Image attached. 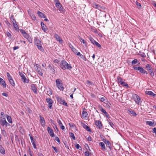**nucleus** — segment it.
<instances>
[{
	"mask_svg": "<svg viewBox=\"0 0 156 156\" xmlns=\"http://www.w3.org/2000/svg\"><path fill=\"white\" fill-rule=\"evenodd\" d=\"M134 101L138 105H141L142 101L140 97L136 94H135L134 96L133 97Z\"/></svg>",
	"mask_w": 156,
	"mask_h": 156,
	"instance_id": "39448f33",
	"label": "nucleus"
},
{
	"mask_svg": "<svg viewBox=\"0 0 156 156\" xmlns=\"http://www.w3.org/2000/svg\"><path fill=\"white\" fill-rule=\"evenodd\" d=\"M72 50L74 52V53L76 54V53L77 52V50L76 49H75V48H73V49H72Z\"/></svg>",
	"mask_w": 156,
	"mask_h": 156,
	"instance_id": "e2e57ef3",
	"label": "nucleus"
},
{
	"mask_svg": "<svg viewBox=\"0 0 156 156\" xmlns=\"http://www.w3.org/2000/svg\"><path fill=\"white\" fill-rule=\"evenodd\" d=\"M99 145L102 147V150L105 151L106 150V147L104 143L102 142H100L99 144Z\"/></svg>",
	"mask_w": 156,
	"mask_h": 156,
	"instance_id": "412c9836",
	"label": "nucleus"
},
{
	"mask_svg": "<svg viewBox=\"0 0 156 156\" xmlns=\"http://www.w3.org/2000/svg\"><path fill=\"white\" fill-rule=\"evenodd\" d=\"M63 143L65 145V147L68 149H69V144L66 141H63Z\"/></svg>",
	"mask_w": 156,
	"mask_h": 156,
	"instance_id": "ea45409f",
	"label": "nucleus"
},
{
	"mask_svg": "<svg viewBox=\"0 0 156 156\" xmlns=\"http://www.w3.org/2000/svg\"><path fill=\"white\" fill-rule=\"evenodd\" d=\"M69 125L71 127H73L74 126V124L73 123H69Z\"/></svg>",
	"mask_w": 156,
	"mask_h": 156,
	"instance_id": "338daca9",
	"label": "nucleus"
},
{
	"mask_svg": "<svg viewBox=\"0 0 156 156\" xmlns=\"http://www.w3.org/2000/svg\"><path fill=\"white\" fill-rule=\"evenodd\" d=\"M86 82H87V84H89L91 85H94L93 83L92 82H91L89 80H87L86 81Z\"/></svg>",
	"mask_w": 156,
	"mask_h": 156,
	"instance_id": "6e6d98bb",
	"label": "nucleus"
},
{
	"mask_svg": "<svg viewBox=\"0 0 156 156\" xmlns=\"http://www.w3.org/2000/svg\"><path fill=\"white\" fill-rule=\"evenodd\" d=\"M47 129L48 133L50 135L51 137H53L55 136L53 130L49 126H48L47 127Z\"/></svg>",
	"mask_w": 156,
	"mask_h": 156,
	"instance_id": "6e6552de",
	"label": "nucleus"
},
{
	"mask_svg": "<svg viewBox=\"0 0 156 156\" xmlns=\"http://www.w3.org/2000/svg\"><path fill=\"white\" fill-rule=\"evenodd\" d=\"M41 27L42 30L44 32H47V27L44 23L42 22H41Z\"/></svg>",
	"mask_w": 156,
	"mask_h": 156,
	"instance_id": "4468645a",
	"label": "nucleus"
},
{
	"mask_svg": "<svg viewBox=\"0 0 156 156\" xmlns=\"http://www.w3.org/2000/svg\"><path fill=\"white\" fill-rule=\"evenodd\" d=\"M84 154L85 156H89L90 155V153L88 151H85Z\"/></svg>",
	"mask_w": 156,
	"mask_h": 156,
	"instance_id": "052dcab7",
	"label": "nucleus"
},
{
	"mask_svg": "<svg viewBox=\"0 0 156 156\" xmlns=\"http://www.w3.org/2000/svg\"><path fill=\"white\" fill-rule=\"evenodd\" d=\"M129 112L131 114L134 116L136 115V113L134 112V111L132 109L130 108L128 110Z\"/></svg>",
	"mask_w": 156,
	"mask_h": 156,
	"instance_id": "a878e982",
	"label": "nucleus"
},
{
	"mask_svg": "<svg viewBox=\"0 0 156 156\" xmlns=\"http://www.w3.org/2000/svg\"><path fill=\"white\" fill-rule=\"evenodd\" d=\"M152 132L153 133H154L156 132V128L154 127L152 129Z\"/></svg>",
	"mask_w": 156,
	"mask_h": 156,
	"instance_id": "69168bd1",
	"label": "nucleus"
},
{
	"mask_svg": "<svg viewBox=\"0 0 156 156\" xmlns=\"http://www.w3.org/2000/svg\"><path fill=\"white\" fill-rule=\"evenodd\" d=\"M36 71L39 75L41 76H43L42 70L40 67L37 68Z\"/></svg>",
	"mask_w": 156,
	"mask_h": 156,
	"instance_id": "b1692460",
	"label": "nucleus"
},
{
	"mask_svg": "<svg viewBox=\"0 0 156 156\" xmlns=\"http://www.w3.org/2000/svg\"><path fill=\"white\" fill-rule=\"evenodd\" d=\"M30 140L33 147L34 149H37V148L36 146V143L35 142L33 138L31 137L30 138Z\"/></svg>",
	"mask_w": 156,
	"mask_h": 156,
	"instance_id": "f3484780",
	"label": "nucleus"
},
{
	"mask_svg": "<svg viewBox=\"0 0 156 156\" xmlns=\"http://www.w3.org/2000/svg\"><path fill=\"white\" fill-rule=\"evenodd\" d=\"M19 75L21 77L22 80L24 83H29V80L26 78L23 73L19 72Z\"/></svg>",
	"mask_w": 156,
	"mask_h": 156,
	"instance_id": "0eeeda50",
	"label": "nucleus"
},
{
	"mask_svg": "<svg viewBox=\"0 0 156 156\" xmlns=\"http://www.w3.org/2000/svg\"><path fill=\"white\" fill-rule=\"evenodd\" d=\"M0 153L3 154H5V150L2 145L0 146Z\"/></svg>",
	"mask_w": 156,
	"mask_h": 156,
	"instance_id": "bb28decb",
	"label": "nucleus"
},
{
	"mask_svg": "<svg viewBox=\"0 0 156 156\" xmlns=\"http://www.w3.org/2000/svg\"><path fill=\"white\" fill-rule=\"evenodd\" d=\"M55 82L58 89L60 90L63 91L64 88L62 80L59 79H57L55 80Z\"/></svg>",
	"mask_w": 156,
	"mask_h": 156,
	"instance_id": "7ed1b4c3",
	"label": "nucleus"
},
{
	"mask_svg": "<svg viewBox=\"0 0 156 156\" xmlns=\"http://www.w3.org/2000/svg\"><path fill=\"white\" fill-rule=\"evenodd\" d=\"M75 147L76 149H79L80 150H81L82 148H81V147L80 146L79 144H77L76 145Z\"/></svg>",
	"mask_w": 156,
	"mask_h": 156,
	"instance_id": "a18cd8bd",
	"label": "nucleus"
},
{
	"mask_svg": "<svg viewBox=\"0 0 156 156\" xmlns=\"http://www.w3.org/2000/svg\"><path fill=\"white\" fill-rule=\"evenodd\" d=\"M55 140L57 141L59 144L60 143V141L59 140V138L58 137L56 136L55 138Z\"/></svg>",
	"mask_w": 156,
	"mask_h": 156,
	"instance_id": "bf43d9fd",
	"label": "nucleus"
},
{
	"mask_svg": "<svg viewBox=\"0 0 156 156\" xmlns=\"http://www.w3.org/2000/svg\"><path fill=\"white\" fill-rule=\"evenodd\" d=\"M133 68L135 70L139 71L141 73H143L144 70L141 67L133 66Z\"/></svg>",
	"mask_w": 156,
	"mask_h": 156,
	"instance_id": "f8f14e48",
	"label": "nucleus"
},
{
	"mask_svg": "<svg viewBox=\"0 0 156 156\" xmlns=\"http://www.w3.org/2000/svg\"><path fill=\"white\" fill-rule=\"evenodd\" d=\"M95 125L97 126L99 129H101L102 126L100 121L96 120L95 121Z\"/></svg>",
	"mask_w": 156,
	"mask_h": 156,
	"instance_id": "2eb2a0df",
	"label": "nucleus"
},
{
	"mask_svg": "<svg viewBox=\"0 0 156 156\" xmlns=\"http://www.w3.org/2000/svg\"><path fill=\"white\" fill-rule=\"evenodd\" d=\"M37 14H38V16L41 18H44L46 17L44 14L40 11H38L37 12Z\"/></svg>",
	"mask_w": 156,
	"mask_h": 156,
	"instance_id": "a211bd4d",
	"label": "nucleus"
},
{
	"mask_svg": "<svg viewBox=\"0 0 156 156\" xmlns=\"http://www.w3.org/2000/svg\"><path fill=\"white\" fill-rule=\"evenodd\" d=\"M137 62V60L136 59H134L131 62V64L132 65H134L136 64Z\"/></svg>",
	"mask_w": 156,
	"mask_h": 156,
	"instance_id": "79ce46f5",
	"label": "nucleus"
},
{
	"mask_svg": "<svg viewBox=\"0 0 156 156\" xmlns=\"http://www.w3.org/2000/svg\"><path fill=\"white\" fill-rule=\"evenodd\" d=\"M106 98L105 97H102L100 99L101 101L103 102L105 101Z\"/></svg>",
	"mask_w": 156,
	"mask_h": 156,
	"instance_id": "3c124183",
	"label": "nucleus"
},
{
	"mask_svg": "<svg viewBox=\"0 0 156 156\" xmlns=\"http://www.w3.org/2000/svg\"><path fill=\"white\" fill-rule=\"evenodd\" d=\"M90 40L91 42L93 44H94L95 42L96 41L94 40L93 38L92 37H90Z\"/></svg>",
	"mask_w": 156,
	"mask_h": 156,
	"instance_id": "09e8293b",
	"label": "nucleus"
},
{
	"mask_svg": "<svg viewBox=\"0 0 156 156\" xmlns=\"http://www.w3.org/2000/svg\"><path fill=\"white\" fill-rule=\"evenodd\" d=\"M9 81V83L12 85V86L13 87H14L15 86V83L13 79H12Z\"/></svg>",
	"mask_w": 156,
	"mask_h": 156,
	"instance_id": "e433bc0d",
	"label": "nucleus"
},
{
	"mask_svg": "<svg viewBox=\"0 0 156 156\" xmlns=\"http://www.w3.org/2000/svg\"><path fill=\"white\" fill-rule=\"evenodd\" d=\"M23 36L25 38L27 39L28 38V37H30V36L29 35V34H28L27 33L25 34H24V35H23Z\"/></svg>",
	"mask_w": 156,
	"mask_h": 156,
	"instance_id": "49530a36",
	"label": "nucleus"
},
{
	"mask_svg": "<svg viewBox=\"0 0 156 156\" xmlns=\"http://www.w3.org/2000/svg\"><path fill=\"white\" fill-rule=\"evenodd\" d=\"M94 6H93V7L95 8L98 9L101 8V6L99 4H98L96 3H94Z\"/></svg>",
	"mask_w": 156,
	"mask_h": 156,
	"instance_id": "2f4dec72",
	"label": "nucleus"
},
{
	"mask_svg": "<svg viewBox=\"0 0 156 156\" xmlns=\"http://www.w3.org/2000/svg\"><path fill=\"white\" fill-rule=\"evenodd\" d=\"M80 41L82 42L85 45L87 44V42H86L83 39H82V38H80Z\"/></svg>",
	"mask_w": 156,
	"mask_h": 156,
	"instance_id": "37998d69",
	"label": "nucleus"
},
{
	"mask_svg": "<svg viewBox=\"0 0 156 156\" xmlns=\"http://www.w3.org/2000/svg\"><path fill=\"white\" fill-rule=\"evenodd\" d=\"M121 85H122L123 86H125L127 87H129V86L128 84L122 81L121 83L120 84Z\"/></svg>",
	"mask_w": 156,
	"mask_h": 156,
	"instance_id": "f704fd0d",
	"label": "nucleus"
},
{
	"mask_svg": "<svg viewBox=\"0 0 156 156\" xmlns=\"http://www.w3.org/2000/svg\"><path fill=\"white\" fill-rule=\"evenodd\" d=\"M0 123L2 126L7 127L10 126L9 124L7 122L5 118H2V117L0 118Z\"/></svg>",
	"mask_w": 156,
	"mask_h": 156,
	"instance_id": "20e7f679",
	"label": "nucleus"
},
{
	"mask_svg": "<svg viewBox=\"0 0 156 156\" xmlns=\"http://www.w3.org/2000/svg\"><path fill=\"white\" fill-rule=\"evenodd\" d=\"M146 69L149 71L151 70V69H152L151 66L149 64H147L146 66Z\"/></svg>",
	"mask_w": 156,
	"mask_h": 156,
	"instance_id": "c9c22d12",
	"label": "nucleus"
},
{
	"mask_svg": "<svg viewBox=\"0 0 156 156\" xmlns=\"http://www.w3.org/2000/svg\"><path fill=\"white\" fill-rule=\"evenodd\" d=\"M105 144L107 145L108 147L110 149H112L111 144L108 140L105 143Z\"/></svg>",
	"mask_w": 156,
	"mask_h": 156,
	"instance_id": "c756f323",
	"label": "nucleus"
},
{
	"mask_svg": "<svg viewBox=\"0 0 156 156\" xmlns=\"http://www.w3.org/2000/svg\"><path fill=\"white\" fill-rule=\"evenodd\" d=\"M101 111L104 114L106 112V111L102 108H101Z\"/></svg>",
	"mask_w": 156,
	"mask_h": 156,
	"instance_id": "680f3d73",
	"label": "nucleus"
},
{
	"mask_svg": "<svg viewBox=\"0 0 156 156\" xmlns=\"http://www.w3.org/2000/svg\"><path fill=\"white\" fill-rule=\"evenodd\" d=\"M56 98L57 101L59 102L60 104L63 105L67 107L68 106L65 100H62L61 97L57 96L56 97Z\"/></svg>",
	"mask_w": 156,
	"mask_h": 156,
	"instance_id": "423d86ee",
	"label": "nucleus"
},
{
	"mask_svg": "<svg viewBox=\"0 0 156 156\" xmlns=\"http://www.w3.org/2000/svg\"><path fill=\"white\" fill-rule=\"evenodd\" d=\"M108 123L110 125V126L113 128V129H114L115 127V125L113 124V122L110 120H109L108 121Z\"/></svg>",
	"mask_w": 156,
	"mask_h": 156,
	"instance_id": "473e14b6",
	"label": "nucleus"
},
{
	"mask_svg": "<svg viewBox=\"0 0 156 156\" xmlns=\"http://www.w3.org/2000/svg\"><path fill=\"white\" fill-rule=\"evenodd\" d=\"M147 94L150 95L153 97H156V94H154L152 91H148L146 92Z\"/></svg>",
	"mask_w": 156,
	"mask_h": 156,
	"instance_id": "aec40b11",
	"label": "nucleus"
},
{
	"mask_svg": "<svg viewBox=\"0 0 156 156\" xmlns=\"http://www.w3.org/2000/svg\"><path fill=\"white\" fill-rule=\"evenodd\" d=\"M54 36L56 39L57 41H58L59 43L62 44L63 43V41L62 39L56 33L54 34Z\"/></svg>",
	"mask_w": 156,
	"mask_h": 156,
	"instance_id": "1a4fd4ad",
	"label": "nucleus"
},
{
	"mask_svg": "<svg viewBox=\"0 0 156 156\" xmlns=\"http://www.w3.org/2000/svg\"><path fill=\"white\" fill-rule=\"evenodd\" d=\"M5 23L6 24V25L8 26V27L9 28H10V24L9 23V22L8 20H5Z\"/></svg>",
	"mask_w": 156,
	"mask_h": 156,
	"instance_id": "8fccbe9b",
	"label": "nucleus"
},
{
	"mask_svg": "<svg viewBox=\"0 0 156 156\" xmlns=\"http://www.w3.org/2000/svg\"><path fill=\"white\" fill-rule=\"evenodd\" d=\"M40 122L42 126L44 127L45 126V122L44 117L41 115L40 116Z\"/></svg>",
	"mask_w": 156,
	"mask_h": 156,
	"instance_id": "9b49d317",
	"label": "nucleus"
},
{
	"mask_svg": "<svg viewBox=\"0 0 156 156\" xmlns=\"http://www.w3.org/2000/svg\"><path fill=\"white\" fill-rule=\"evenodd\" d=\"M136 5H137V6H138V8L139 9H140L141 8V4L140 3L138 2L137 1H136Z\"/></svg>",
	"mask_w": 156,
	"mask_h": 156,
	"instance_id": "c03bdc74",
	"label": "nucleus"
},
{
	"mask_svg": "<svg viewBox=\"0 0 156 156\" xmlns=\"http://www.w3.org/2000/svg\"><path fill=\"white\" fill-rule=\"evenodd\" d=\"M80 57L84 61H86L87 60V59L86 57L82 55Z\"/></svg>",
	"mask_w": 156,
	"mask_h": 156,
	"instance_id": "603ef678",
	"label": "nucleus"
},
{
	"mask_svg": "<svg viewBox=\"0 0 156 156\" xmlns=\"http://www.w3.org/2000/svg\"><path fill=\"white\" fill-rule=\"evenodd\" d=\"M146 122L147 124H148L151 126H155L156 125V124L154 123V122H152L150 121H147Z\"/></svg>",
	"mask_w": 156,
	"mask_h": 156,
	"instance_id": "393cba45",
	"label": "nucleus"
},
{
	"mask_svg": "<svg viewBox=\"0 0 156 156\" xmlns=\"http://www.w3.org/2000/svg\"><path fill=\"white\" fill-rule=\"evenodd\" d=\"M94 44H95L98 47L100 48L101 47V45L96 41L95 42Z\"/></svg>",
	"mask_w": 156,
	"mask_h": 156,
	"instance_id": "864d4df0",
	"label": "nucleus"
},
{
	"mask_svg": "<svg viewBox=\"0 0 156 156\" xmlns=\"http://www.w3.org/2000/svg\"><path fill=\"white\" fill-rule=\"evenodd\" d=\"M46 100L47 102L48 103V107L50 109H51L53 103L52 100L50 98H47Z\"/></svg>",
	"mask_w": 156,
	"mask_h": 156,
	"instance_id": "ddd939ff",
	"label": "nucleus"
},
{
	"mask_svg": "<svg viewBox=\"0 0 156 156\" xmlns=\"http://www.w3.org/2000/svg\"><path fill=\"white\" fill-rule=\"evenodd\" d=\"M52 148L53 149L55 152L56 153L58 152V149L57 148V147H55L54 146H52Z\"/></svg>",
	"mask_w": 156,
	"mask_h": 156,
	"instance_id": "de8ad7c7",
	"label": "nucleus"
},
{
	"mask_svg": "<svg viewBox=\"0 0 156 156\" xmlns=\"http://www.w3.org/2000/svg\"><path fill=\"white\" fill-rule=\"evenodd\" d=\"M69 136L70 137H72L73 140H76L75 137L73 133H70Z\"/></svg>",
	"mask_w": 156,
	"mask_h": 156,
	"instance_id": "58836bf2",
	"label": "nucleus"
},
{
	"mask_svg": "<svg viewBox=\"0 0 156 156\" xmlns=\"http://www.w3.org/2000/svg\"><path fill=\"white\" fill-rule=\"evenodd\" d=\"M20 31L23 35V36L24 35V34L26 33L25 31L23 30H20Z\"/></svg>",
	"mask_w": 156,
	"mask_h": 156,
	"instance_id": "13d9d810",
	"label": "nucleus"
},
{
	"mask_svg": "<svg viewBox=\"0 0 156 156\" xmlns=\"http://www.w3.org/2000/svg\"><path fill=\"white\" fill-rule=\"evenodd\" d=\"M6 33V35H7V37H8L9 38L11 37L12 35L10 33H9L8 31H7Z\"/></svg>",
	"mask_w": 156,
	"mask_h": 156,
	"instance_id": "5fc2aeb1",
	"label": "nucleus"
},
{
	"mask_svg": "<svg viewBox=\"0 0 156 156\" xmlns=\"http://www.w3.org/2000/svg\"><path fill=\"white\" fill-rule=\"evenodd\" d=\"M59 124V125L60 126V128L62 129L63 130L65 129V127L63 125L61 121L59 119H58L57 120Z\"/></svg>",
	"mask_w": 156,
	"mask_h": 156,
	"instance_id": "5701e85b",
	"label": "nucleus"
},
{
	"mask_svg": "<svg viewBox=\"0 0 156 156\" xmlns=\"http://www.w3.org/2000/svg\"><path fill=\"white\" fill-rule=\"evenodd\" d=\"M31 89L35 94H36L37 93V89L35 84H31Z\"/></svg>",
	"mask_w": 156,
	"mask_h": 156,
	"instance_id": "dca6fc26",
	"label": "nucleus"
},
{
	"mask_svg": "<svg viewBox=\"0 0 156 156\" xmlns=\"http://www.w3.org/2000/svg\"><path fill=\"white\" fill-rule=\"evenodd\" d=\"M55 6L57 8L58 10L60 11H63V8L62 7V5L59 2H56L55 4Z\"/></svg>",
	"mask_w": 156,
	"mask_h": 156,
	"instance_id": "9d476101",
	"label": "nucleus"
},
{
	"mask_svg": "<svg viewBox=\"0 0 156 156\" xmlns=\"http://www.w3.org/2000/svg\"><path fill=\"white\" fill-rule=\"evenodd\" d=\"M82 117L84 119H86L88 118L87 116L88 114L87 112L86 111H83L82 112Z\"/></svg>",
	"mask_w": 156,
	"mask_h": 156,
	"instance_id": "4be33fe9",
	"label": "nucleus"
},
{
	"mask_svg": "<svg viewBox=\"0 0 156 156\" xmlns=\"http://www.w3.org/2000/svg\"><path fill=\"white\" fill-rule=\"evenodd\" d=\"M122 79L121 77L118 76L117 77V82L119 84H120L122 81Z\"/></svg>",
	"mask_w": 156,
	"mask_h": 156,
	"instance_id": "4c0bfd02",
	"label": "nucleus"
},
{
	"mask_svg": "<svg viewBox=\"0 0 156 156\" xmlns=\"http://www.w3.org/2000/svg\"><path fill=\"white\" fill-rule=\"evenodd\" d=\"M6 118L9 122V123H12V120L11 116L9 115H7V116Z\"/></svg>",
	"mask_w": 156,
	"mask_h": 156,
	"instance_id": "7c9ffc66",
	"label": "nucleus"
},
{
	"mask_svg": "<svg viewBox=\"0 0 156 156\" xmlns=\"http://www.w3.org/2000/svg\"><path fill=\"white\" fill-rule=\"evenodd\" d=\"M37 155L38 156H44L43 154L41 153H38Z\"/></svg>",
	"mask_w": 156,
	"mask_h": 156,
	"instance_id": "774afa93",
	"label": "nucleus"
},
{
	"mask_svg": "<svg viewBox=\"0 0 156 156\" xmlns=\"http://www.w3.org/2000/svg\"><path fill=\"white\" fill-rule=\"evenodd\" d=\"M83 127L84 128L86 129L87 131L89 132H91V130L90 129L89 126L87 125H86L84 124Z\"/></svg>",
	"mask_w": 156,
	"mask_h": 156,
	"instance_id": "cd10ccee",
	"label": "nucleus"
},
{
	"mask_svg": "<svg viewBox=\"0 0 156 156\" xmlns=\"http://www.w3.org/2000/svg\"><path fill=\"white\" fill-rule=\"evenodd\" d=\"M29 15L32 20H36V16L34 14L30 13Z\"/></svg>",
	"mask_w": 156,
	"mask_h": 156,
	"instance_id": "72a5a7b5",
	"label": "nucleus"
},
{
	"mask_svg": "<svg viewBox=\"0 0 156 156\" xmlns=\"http://www.w3.org/2000/svg\"><path fill=\"white\" fill-rule=\"evenodd\" d=\"M60 67L63 70H65L66 69L70 70L72 68V67L70 64H68L65 60H62L61 61V63L60 64Z\"/></svg>",
	"mask_w": 156,
	"mask_h": 156,
	"instance_id": "f257e3e1",
	"label": "nucleus"
},
{
	"mask_svg": "<svg viewBox=\"0 0 156 156\" xmlns=\"http://www.w3.org/2000/svg\"><path fill=\"white\" fill-rule=\"evenodd\" d=\"M48 67L49 68H50V70L51 71L52 73L53 74H54L55 73V70L54 69V68L51 66V65H49L48 66Z\"/></svg>",
	"mask_w": 156,
	"mask_h": 156,
	"instance_id": "c85d7f7f",
	"label": "nucleus"
},
{
	"mask_svg": "<svg viewBox=\"0 0 156 156\" xmlns=\"http://www.w3.org/2000/svg\"><path fill=\"white\" fill-rule=\"evenodd\" d=\"M0 83L4 88L6 87V84L5 81L1 78L0 77Z\"/></svg>",
	"mask_w": 156,
	"mask_h": 156,
	"instance_id": "6ab92c4d",
	"label": "nucleus"
},
{
	"mask_svg": "<svg viewBox=\"0 0 156 156\" xmlns=\"http://www.w3.org/2000/svg\"><path fill=\"white\" fill-rule=\"evenodd\" d=\"M34 41L35 44L37 46L38 49L41 51L43 52L44 50L42 46L41 41L37 37H34Z\"/></svg>",
	"mask_w": 156,
	"mask_h": 156,
	"instance_id": "f03ea898",
	"label": "nucleus"
},
{
	"mask_svg": "<svg viewBox=\"0 0 156 156\" xmlns=\"http://www.w3.org/2000/svg\"><path fill=\"white\" fill-rule=\"evenodd\" d=\"M27 39L30 43H32V40L30 36L29 37H28V38H27Z\"/></svg>",
	"mask_w": 156,
	"mask_h": 156,
	"instance_id": "4d7b16f0",
	"label": "nucleus"
},
{
	"mask_svg": "<svg viewBox=\"0 0 156 156\" xmlns=\"http://www.w3.org/2000/svg\"><path fill=\"white\" fill-rule=\"evenodd\" d=\"M2 95H3V96H4L5 97H8V94H7L6 93H5V92H4V93H3L2 94Z\"/></svg>",
	"mask_w": 156,
	"mask_h": 156,
	"instance_id": "0e129e2a",
	"label": "nucleus"
},
{
	"mask_svg": "<svg viewBox=\"0 0 156 156\" xmlns=\"http://www.w3.org/2000/svg\"><path fill=\"white\" fill-rule=\"evenodd\" d=\"M13 26L15 30H19V27L17 24H15V25H13Z\"/></svg>",
	"mask_w": 156,
	"mask_h": 156,
	"instance_id": "a19ab883",
	"label": "nucleus"
}]
</instances>
